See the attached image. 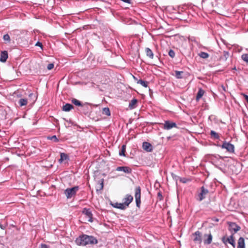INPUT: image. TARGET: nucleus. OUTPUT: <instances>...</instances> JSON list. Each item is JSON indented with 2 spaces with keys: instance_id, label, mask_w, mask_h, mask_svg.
<instances>
[{
  "instance_id": "f257e3e1",
  "label": "nucleus",
  "mask_w": 248,
  "mask_h": 248,
  "mask_svg": "<svg viewBox=\"0 0 248 248\" xmlns=\"http://www.w3.org/2000/svg\"><path fill=\"white\" fill-rule=\"evenodd\" d=\"M78 245L85 246L88 245H94L98 243L97 239L93 236L82 234L76 240Z\"/></svg>"
},
{
  "instance_id": "f03ea898",
  "label": "nucleus",
  "mask_w": 248,
  "mask_h": 248,
  "mask_svg": "<svg viewBox=\"0 0 248 248\" xmlns=\"http://www.w3.org/2000/svg\"><path fill=\"white\" fill-rule=\"evenodd\" d=\"M79 190L78 186H75L73 187L67 188H66L64 191V193L66 196L67 199H70L72 197L76 195L77 192Z\"/></svg>"
},
{
  "instance_id": "7ed1b4c3",
  "label": "nucleus",
  "mask_w": 248,
  "mask_h": 248,
  "mask_svg": "<svg viewBox=\"0 0 248 248\" xmlns=\"http://www.w3.org/2000/svg\"><path fill=\"white\" fill-rule=\"evenodd\" d=\"M135 197L136 206L139 208L140 207L141 203V188L140 186L136 187L135 189Z\"/></svg>"
},
{
  "instance_id": "20e7f679",
  "label": "nucleus",
  "mask_w": 248,
  "mask_h": 248,
  "mask_svg": "<svg viewBox=\"0 0 248 248\" xmlns=\"http://www.w3.org/2000/svg\"><path fill=\"white\" fill-rule=\"evenodd\" d=\"M178 128L177 124L170 121H165L163 124V128L165 130H170L172 128Z\"/></svg>"
},
{
  "instance_id": "39448f33",
  "label": "nucleus",
  "mask_w": 248,
  "mask_h": 248,
  "mask_svg": "<svg viewBox=\"0 0 248 248\" xmlns=\"http://www.w3.org/2000/svg\"><path fill=\"white\" fill-rule=\"evenodd\" d=\"M82 213L85 216V217L87 218V220L89 222H93V214L90 209L84 208Z\"/></svg>"
},
{
  "instance_id": "423d86ee",
  "label": "nucleus",
  "mask_w": 248,
  "mask_h": 248,
  "mask_svg": "<svg viewBox=\"0 0 248 248\" xmlns=\"http://www.w3.org/2000/svg\"><path fill=\"white\" fill-rule=\"evenodd\" d=\"M209 193L208 189H205L203 186L201 187V191L198 195V200L202 201L204 198H205L206 195Z\"/></svg>"
},
{
  "instance_id": "0eeeda50",
  "label": "nucleus",
  "mask_w": 248,
  "mask_h": 248,
  "mask_svg": "<svg viewBox=\"0 0 248 248\" xmlns=\"http://www.w3.org/2000/svg\"><path fill=\"white\" fill-rule=\"evenodd\" d=\"M133 197L132 195L130 194H126L125 197L123 199L124 201V204L126 208L129 205V204L133 201Z\"/></svg>"
},
{
  "instance_id": "6e6552de",
  "label": "nucleus",
  "mask_w": 248,
  "mask_h": 248,
  "mask_svg": "<svg viewBox=\"0 0 248 248\" xmlns=\"http://www.w3.org/2000/svg\"><path fill=\"white\" fill-rule=\"evenodd\" d=\"M193 235L194 236V238L193 239V241L195 243H198L199 244H201L202 239V234L201 232L198 231L195 232Z\"/></svg>"
},
{
  "instance_id": "1a4fd4ad",
  "label": "nucleus",
  "mask_w": 248,
  "mask_h": 248,
  "mask_svg": "<svg viewBox=\"0 0 248 248\" xmlns=\"http://www.w3.org/2000/svg\"><path fill=\"white\" fill-rule=\"evenodd\" d=\"M222 241L226 246L228 244L232 245V233L229 236H224L222 237Z\"/></svg>"
},
{
  "instance_id": "9d476101",
  "label": "nucleus",
  "mask_w": 248,
  "mask_h": 248,
  "mask_svg": "<svg viewBox=\"0 0 248 248\" xmlns=\"http://www.w3.org/2000/svg\"><path fill=\"white\" fill-rule=\"evenodd\" d=\"M142 148L147 152H151L153 150L152 144L146 141L143 142Z\"/></svg>"
},
{
  "instance_id": "9b49d317",
  "label": "nucleus",
  "mask_w": 248,
  "mask_h": 248,
  "mask_svg": "<svg viewBox=\"0 0 248 248\" xmlns=\"http://www.w3.org/2000/svg\"><path fill=\"white\" fill-rule=\"evenodd\" d=\"M203 243L204 244L209 245L212 241V235L211 233L204 234Z\"/></svg>"
},
{
  "instance_id": "f8f14e48",
  "label": "nucleus",
  "mask_w": 248,
  "mask_h": 248,
  "mask_svg": "<svg viewBox=\"0 0 248 248\" xmlns=\"http://www.w3.org/2000/svg\"><path fill=\"white\" fill-rule=\"evenodd\" d=\"M116 170L117 171H123L126 173H131L132 172L131 169L126 166L118 167L116 168Z\"/></svg>"
},
{
  "instance_id": "ddd939ff",
  "label": "nucleus",
  "mask_w": 248,
  "mask_h": 248,
  "mask_svg": "<svg viewBox=\"0 0 248 248\" xmlns=\"http://www.w3.org/2000/svg\"><path fill=\"white\" fill-rule=\"evenodd\" d=\"M221 148L226 149L228 152H232V144L230 142H224L221 145Z\"/></svg>"
},
{
  "instance_id": "4468645a",
  "label": "nucleus",
  "mask_w": 248,
  "mask_h": 248,
  "mask_svg": "<svg viewBox=\"0 0 248 248\" xmlns=\"http://www.w3.org/2000/svg\"><path fill=\"white\" fill-rule=\"evenodd\" d=\"M8 57V55L7 51H1L0 53V61L4 62L7 61Z\"/></svg>"
},
{
  "instance_id": "2eb2a0df",
  "label": "nucleus",
  "mask_w": 248,
  "mask_h": 248,
  "mask_svg": "<svg viewBox=\"0 0 248 248\" xmlns=\"http://www.w3.org/2000/svg\"><path fill=\"white\" fill-rule=\"evenodd\" d=\"M71 102L73 104H74L76 106L84 107V108H85V107L88 108L87 104L83 105L80 101L78 100L77 99L73 98L71 100Z\"/></svg>"
},
{
  "instance_id": "dca6fc26",
  "label": "nucleus",
  "mask_w": 248,
  "mask_h": 248,
  "mask_svg": "<svg viewBox=\"0 0 248 248\" xmlns=\"http://www.w3.org/2000/svg\"><path fill=\"white\" fill-rule=\"evenodd\" d=\"M237 248H245V243L244 238L241 237L238 241Z\"/></svg>"
},
{
  "instance_id": "f3484780",
  "label": "nucleus",
  "mask_w": 248,
  "mask_h": 248,
  "mask_svg": "<svg viewBox=\"0 0 248 248\" xmlns=\"http://www.w3.org/2000/svg\"><path fill=\"white\" fill-rule=\"evenodd\" d=\"M111 205L115 208L120 209L121 210H124L125 209V207L124 204L123 203H118V202H115L114 203H111Z\"/></svg>"
},
{
  "instance_id": "a211bd4d",
  "label": "nucleus",
  "mask_w": 248,
  "mask_h": 248,
  "mask_svg": "<svg viewBox=\"0 0 248 248\" xmlns=\"http://www.w3.org/2000/svg\"><path fill=\"white\" fill-rule=\"evenodd\" d=\"M74 107L72 104L67 103L65 105L63 106L62 110L64 111L68 112L71 110Z\"/></svg>"
},
{
  "instance_id": "6ab92c4d",
  "label": "nucleus",
  "mask_w": 248,
  "mask_h": 248,
  "mask_svg": "<svg viewBox=\"0 0 248 248\" xmlns=\"http://www.w3.org/2000/svg\"><path fill=\"white\" fill-rule=\"evenodd\" d=\"M145 51L147 57H149L151 59L154 58V55L153 52L150 48L149 47H146L145 49Z\"/></svg>"
},
{
  "instance_id": "aec40b11",
  "label": "nucleus",
  "mask_w": 248,
  "mask_h": 248,
  "mask_svg": "<svg viewBox=\"0 0 248 248\" xmlns=\"http://www.w3.org/2000/svg\"><path fill=\"white\" fill-rule=\"evenodd\" d=\"M138 103V100L137 99L134 98L133 99L129 104V108L130 109H133L136 107V104Z\"/></svg>"
},
{
  "instance_id": "412c9836",
  "label": "nucleus",
  "mask_w": 248,
  "mask_h": 248,
  "mask_svg": "<svg viewBox=\"0 0 248 248\" xmlns=\"http://www.w3.org/2000/svg\"><path fill=\"white\" fill-rule=\"evenodd\" d=\"M27 102L28 99L26 98H20L18 101V104L20 107L26 106Z\"/></svg>"
},
{
  "instance_id": "4be33fe9",
  "label": "nucleus",
  "mask_w": 248,
  "mask_h": 248,
  "mask_svg": "<svg viewBox=\"0 0 248 248\" xmlns=\"http://www.w3.org/2000/svg\"><path fill=\"white\" fill-rule=\"evenodd\" d=\"M204 93V91L202 89H200L196 95V100L198 101L202 96Z\"/></svg>"
},
{
  "instance_id": "5701e85b",
  "label": "nucleus",
  "mask_w": 248,
  "mask_h": 248,
  "mask_svg": "<svg viewBox=\"0 0 248 248\" xmlns=\"http://www.w3.org/2000/svg\"><path fill=\"white\" fill-rule=\"evenodd\" d=\"M210 135L211 138L217 140L219 138L218 134L213 130L211 131Z\"/></svg>"
},
{
  "instance_id": "b1692460",
  "label": "nucleus",
  "mask_w": 248,
  "mask_h": 248,
  "mask_svg": "<svg viewBox=\"0 0 248 248\" xmlns=\"http://www.w3.org/2000/svg\"><path fill=\"white\" fill-rule=\"evenodd\" d=\"M68 159V156L67 154L65 153H61V157L59 159L60 162H62L63 161L65 160L66 159Z\"/></svg>"
},
{
  "instance_id": "393cba45",
  "label": "nucleus",
  "mask_w": 248,
  "mask_h": 248,
  "mask_svg": "<svg viewBox=\"0 0 248 248\" xmlns=\"http://www.w3.org/2000/svg\"><path fill=\"white\" fill-rule=\"evenodd\" d=\"M137 83L140 84L144 87H147L148 85V82L147 81H144L141 79H139L137 81Z\"/></svg>"
},
{
  "instance_id": "a878e982",
  "label": "nucleus",
  "mask_w": 248,
  "mask_h": 248,
  "mask_svg": "<svg viewBox=\"0 0 248 248\" xmlns=\"http://www.w3.org/2000/svg\"><path fill=\"white\" fill-rule=\"evenodd\" d=\"M175 77H176V78L178 79H181L183 78L182 74L184 73L183 71H175Z\"/></svg>"
},
{
  "instance_id": "bb28decb",
  "label": "nucleus",
  "mask_w": 248,
  "mask_h": 248,
  "mask_svg": "<svg viewBox=\"0 0 248 248\" xmlns=\"http://www.w3.org/2000/svg\"><path fill=\"white\" fill-rule=\"evenodd\" d=\"M198 55L201 58L203 59H206L209 56V54L205 52H201Z\"/></svg>"
},
{
  "instance_id": "cd10ccee",
  "label": "nucleus",
  "mask_w": 248,
  "mask_h": 248,
  "mask_svg": "<svg viewBox=\"0 0 248 248\" xmlns=\"http://www.w3.org/2000/svg\"><path fill=\"white\" fill-rule=\"evenodd\" d=\"M125 149H126V145H122L121 150L119 152V155L120 156H125Z\"/></svg>"
},
{
  "instance_id": "c85d7f7f",
  "label": "nucleus",
  "mask_w": 248,
  "mask_h": 248,
  "mask_svg": "<svg viewBox=\"0 0 248 248\" xmlns=\"http://www.w3.org/2000/svg\"><path fill=\"white\" fill-rule=\"evenodd\" d=\"M102 113L103 114L106 115L107 116L110 115V112L109 109L108 108H103Z\"/></svg>"
},
{
  "instance_id": "c756f323",
  "label": "nucleus",
  "mask_w": 248,
  "mask_h": 248,
  "mask_svg": "<svg viewBox=\"0 0 248 248\" xmlns=\"http://www.w3.org/2000/svg\"><path fill=\"white\" fill-rule=\"evenodd\" d=\"M47 139L49 140H52L54 141L55 142H58L59 141V140L57 138L56 135H54L52 136H48Z\"/></svg>"
},
{
  "instance_id": "7c9ffc66",
  "label": "nucleus",
  "mask_w": 248,
  "mask_h": 248,
  "mask_svg": "<svg viewBox=\"0 0 248 248\" xmlns=\"http://www.w3.org/2000/svg\"><path fill=\"white\" fill-rule=\"evenodd\" d=\"M29 99H31V101H32L33 102H34L37 98L35 94L33 93H30V94L29 95Z\"/></svg>"
},
{
  "instance_id": "2f4dec72",
  "label": "nucleus",
  "mask_w": 248,
  "mask_h": 248,
  "mask_svg": "<svg viewBox=\"0 0 248 248\" xmlns=\"http://www.w3.org/2000/svg\"><path fill=\"white\" fill-rule=\"evenodd\" d=\"M233 167L234 168H240L241 165L239 163H236V164L234 166H233ZM241 170V168H240V169H239V170H237V169H236V170L235 171L234 173H236V174H237ZM233 171H234V170H233ZM233 173H234V172H233Z\"/></svg>"
},
{
  "instance_id": "473e14b6",
  "label": "nucleus",
  "mask_w": 248,
  "mask_h": 248,
  "mask_svg": "<svg viewBox=\"0 0 248 248\" xmlns=\"http://www.w3.org/2000/svg\"><path fill=\"white\" fill-rule=\"evenodd\" d=\"M242 59L248 63V54H244L241 56Z\"/></svg>"
},
{
  "instance_id": "72a5a7b5",
  "label": "nucleus",
  "mask_w": 248,
  "mask_h": 248,
  "mask_svg": "<svg viewBox=\"0 0 248 248\" xmlns=\"http://www.w3.org/2000/svg\"><path fill=\"white\" fill-rule=\"evenodd\" d=\"M241 228L239 226L236 224L235 223H233V232L235 233L237 231L240 230Z\"/></svg>"
},
{
  "instance_id": "f704fd0d",
  "label": "nucleus",
  "mask_w": 248,
  "mask_h": 248,
  "mask_svg": "<svg viewBox=\"0 0 248 248\" xmlns=\"http://www.w3.org/2000/svg\"><path fill=\"white\" fill-rule=\"evenodd\" d=\"M104 186V180L102 179L100 181L99 186L98 187L99 190H101L103 188ZM96 190H98V189L97 188Z\"/></svg>"
},
{
  "instance_id": "c9c22d12",
  "label": "nucleus",
  "mask_w": 248,
  "mask_h": 248,
  "mask_svg": "<svg viewBox=\"0 0 248 248\" xmlns=\"http://www.w3.org/2000/svg\"><path fill=\"white\" fill-rule=\"evenodd\" d=\"M3 39L4 41L10 42V37L8 34H4L3 36Z\"/></svg>"
},
{
  "instance_id": "e433bc0d",
  "label": "nucleus",
  "mask_w": 248,
  "mask_h": 248,
  "mask_svg": "<svg viewBox=\"0 0 248 248\" xmlns=\"http://www.w3.org/2000/svg\"><path fill=\"white\" fill-rule=\"evenodd\" d=\"M169 55L171 58H173L174 57H175V52L172 50V49H170V51H169Z\"/></svg>"
},
{
  "instance_id": "4c0bfd02",
  "label": "nucleus",
  "mask_w": 248,
  "mask_h": 248,
  "mask_svg": "<svg viewBox=\"0 0 248 248\" xmlns=\"http://www.w3.org/2000/svg\"><path fill=\"white\" fill-rule=\"evenodd\" d=\"M54 64L53 63H49L47 66V69L48 70H51L54 68Z\"/></svg>"
},
{
  "instance_id": "58836bf2",
  "label": "nucleus",
  "mask_w": 248,
  "mask_h": 248,
  "mask_svg": "<svg viewBox=\"0 0 248 248\" xmlns=\"http://www.w3.org/2000/svg\"><path fill=\"white\" fill-rule=\"evenodd\" d=\"M35 46H38L40 47H41V49H42V50H43V45H42V43H41L40 42L38 41V42L36 43V44H35Z\"/></svg>"
},
{
  "instance_id": "ea45409f",
  "label": "nucleus",
  "mask_w": 248,
  "mask_h": 248,
  "mask_svg": "<svg viewBox=\"0 0 248 248\" xmlns=\"http://www.w3.org/2000/svg\"><path fill=\"white\" fill-rule=\"evenodd\" d=\"M157 197L159 199L160 201H161L163 199V196H162V193L160 191H159L157 193Z\"/></svg>"
},
{
  "instance_id": "a19ab883",
  "label": "nucleus",
  "mask_w": 248,
  "mask_h": 248,
  "mask_svg": "<svg viewBox=\"0 0 248 248\" xmlns=\"http://www.w3.org/2000/svg\"><path fill=\"white\" fill-rule=\"evenodd\" d=\"M7 226V223L6 224H5V225H3V224H0V228L1 229H2V230L5 229Z\"/></svg>"
},
{
  "instance_id": "79ce46f5",
  "label": "nucleus",
  "mask_w": 248,
  "mask_h": 248,
  "mask_svg": "<svg viewBox=\"0 0 248 248\" xmlns=\"http://www.w3.org/2000/svg\"><path fill=\"white\" fill-rule=\"evenodd\" d=\"M41 248H48V247L47 245L45 244H42L41 245Z\"/></svg>"
},
{
  "instance_id": "37998d69",
  "label": "nucleus",
  "mask_w": 248,
  "mask_h": 248,
  "mask_svg": "<svg viewBox=\"0 0 248 248\" xmlns=\"http://www.w3.org/2000/svg\"><path fill=\"white\" fill-rule=\"evenodd\" d=\"M224 57H225L226 59H227V58L229 56V53L228 52H226V51H224Z\"/></svg>"
},
{
  "instance_id": "c03bdc74",
  "label": "nucleus",
  "mask_w": 248,
  "mask_h": 248,
  "mask_svg": "<svg viewBox=\"0 0 248 248\" xmlns=\"http://www.w3.org/2000/svg\"><path fill=\"white\" fill-rule=\"evenodd\" d=\"M212 220L215 222H218L219 221V219L217 217H214L212 218Z\"/></svg>"
},
{
  "instance_id": "a18cd8bd",
  "label": "nucleus",
  "mask_w": 248,
  "mask_h": 248,
  "mask_svg": "<svg viewBox=\"0 0 248 248\" xmlns=\"http://www.w3.org/2000/svg\"><path fill=\"white\" fill-rule=\"evenodd\" d=\"M244 96H245V100H246V101H247V102H248V95H245V94H244Z\"/></svg>"
},
{
  "instance_id": "49530a36",
  "label": "nucleus",
  "mask_w": 248,
  "mask_h": 248,
  "mask_svg": "<svg viewBox=\"0 0 248 248\" xmlns=\"http://www.w3.org/2000/svg\"><path fill=\"white\" fill-rule=\"evenodd\" d=\"M228 224H229V227H230V230H231V227H232V222H228Z\"/></svg>"
},
{
  "instance_id": "de8ad7c7",
  "label": "nucleus",
  "mask_w": 248,
  "mask_h": 248,
  "mask_svg": "<svg viewBox=\"0 0 248 248\" xmlns=\"http://www.w3.org/2000/svg\"><path fill=\"white\" fill-rule=\"evenodd\" d=\"M180 181L182 182L183 183H185L186 182V181L185 180L183 179H181L180 180Z\"/></svg>"
},
{
  "instance_id": "09e8293b",
  "label": "nucleus",
  "mask_w": 248,
  "mask_h": 248,
  "mask_svg": "<svg viewBox=\"0 0 248 248\" xmlns=\"http://www.w3.org/2000/svg\"><path fill=\"white\" fill-rule=\"evenodd\" d=\"M82 108H83V109H84V110H88L89 108L88 107V108H86V107H85V108L82 107Z\"/></svg>"
},
{
  "instance_id": "8fccbe9b",
  "label": "nucleus",
  "mask_w": 248,
  "mask_h": 248,
  "mask_svg": "<svg viewBox=\"0 0 248 248\" xmlns=\"http://www.w3.org/2000/svg\"><path fill=\"white\" fill-rule=\"evenodd\" d=\"M233 248H234L235 245H234V240H233Z\"/></svg>"
},
{
  "instance_id": "3c124183",
  "label": "nucleus",
  "mask_w": 248,
  "mask_h": 248,
  "mask_svg": "<svg viewBox=\"0 0 248 248\" xmlns=\"http://www.w3.org/2000/svg\"><path fill=\"white\" fill-rule=\"evenodd\" d=\"M236 70V67H233V70Z\"/></svg>"
},
{
  "instance_id": "603ef678",
  "label": "nucleus",
  "mask_w": 248,
  "mask_h": 248,
  "mask_svg": "<svg viewBox=\"0 0 248 248\" xmlns=\"http://www.w3.org/2000/svg\"><path fill=\"white\" fill-rule=\"evenodd\" d=\"M134 79H137L135 78V77H134Z\"/></svg>"
}]
</instances>
